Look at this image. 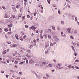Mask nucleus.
I'll list each match as a JSON object with an SVG mask.
<instances>
[{"instance_id":"09e8293b","label":"nucleus","mask_w":79,"mask_h":79,"mask_svg":"<svg viewBox=\"0 0 79 79\" xmlns=\"http://www.w3.org/2000/svg\"><path fill=\"white\" fill-rule=\"evenodd\" d=\"M10 51V49H8L7 50V52H8Z\"/></svg>"},{"instance_id":"cd10ccee","label":"nucleus","mask_w":79,"mask_h":79,"mask_svg":"<svg viewBox=\"0 0 79 79\" xmlns=\"http://www.w3.org/2000/svg\"><path fill=\"white\" fill-rule=\"evenodd\" d=\"M2 28H0V33H2Z\"/></svg>"},{"instance_id":"603ef678","label":"nucleus","mask_w":79,"mask_h":79,"mask_svg":"<svg viewBox=\"0 0 79 79\" xmlns=\"http://www.w3.org/2000/svg\"><path fill=\"white\" fill-rule=\"evenodd\" d=\"M68 68H71V65H69L68 66Z\"/></svg>"},{"instance_id":"774afa93","label":"nucleus","mask_w":79,"mask_h":79,"mask_svg":"<svg viewBox=\"0 0 79 79\" xmlns=\"http://www.w3.org/2000/svg\"><path fill=\"white\" fill-rule=\"evenodd\" d=\"M77 47H79V43L77 44Z\"/></svg>"},{"instance_id":"393cba45","label":"nucleus","mask_w":79,"mask_h":79,"mask_svg":"<svg viewBox=\"0 0 79 79\" xmlns=\"http://www.w3.org/2000/svg\"><path fill=\"white\" fill-rule=\"evenodd\" d=\"M23 63H24V62H22L19 63V64H23Z\"/></svg>"},{"instance_id":"aec40b11","label":"nucleus","mask_w":79,"mask_h":79,"mask_svg":"<svg viewBox=\"0 0 79 79\" xmlns=\"http://www.w3.org/2000/svg\"><path fill=\"white\" fill-rule=\"evenodd\" d=\"M29 27V26L27 25H25V28H26V29L28 28V27Z\"/></svg>"},{"instance_id":"6e6d98bb","label":"nucleus","mask_w":79,"mask_h":79,"mask_svg":"<svg viewBox=\"0 0 79 79\" xmlns=\"http://www.w3.org/2000/svg\"><path fill=\"white\" fill-rule=\"evenodd\" d=\"M7 43L8 44H11V42H7Z\"/></svg>"},{"instance_id":"f704fd0d","label":"nucleus","mask_w":79,"mask_h":79,"mask_svg":"<svg viewBox=\"0 0 79 79\" xmlns=\"http://www.w3.org/2000/svg\"><path fill=\"white\" fill-rule=\"evenodd\" d=\"M75 68H76V69H79V67H77V66H76V67H75Z\"/></svg>"},{"instance_id":"c9c22d12","label":"nucleus","mask_w":79,"mask_h":79,"mask_svg":"<svg viewBox=\"0 0 79 79\" xmlns=\"http://www.w3.org/2000/svg\"><path fill=\"white\" fill-rule=\"evenodd\" d=\"M15 36L16 38L18 37V34H17L16 35H15Z\"/></svg>"},{"instance_id":"423d86ee","label":"nucleus","mask_w":79,"mask_h":79,"mask_svg":"<svg viewBox=\"0 0 79 79\" xmlns=\"http://www.w3.org/2000/svg\"><path fill=\"white\" fill-rule=\"evenodd\" d=\"M42 64H43V65H44V66H45V65H46V64H47V63H46V62H42Z\"/></svg>"},{"instance_id":"412c9836","label":"nucleus","mask_w":79,"mask_h":79,"mask_svg":"<svg viewBox=\"0 0 79 79\" xmlns=\"http://www.w3.org/2000/svg\"><path fill=\"white\" fill-rule=\"evenodd\" d=\"M15 63L16 64H18V61L15 60Z\"/></svg>"},{"instance_id":"13d9d810","label":"nucleus","mask_w":79,"mask_h":79,"mask_svg":"<svg viewBox=\"0 0 79 79\" xmlns=\"http://www.w3.org/2000/svg\"><path fill=\"white\" fill-rule=\"evenodd\" d=\"M14 68H16H16H18V67L17 66V65H15L14 66Z\"/></svg>"},{"instance_id":"0e129e2a","label":"nucleus","mask_w":79,"mask_h":79,"mask_svg":"<svg viewBox=\"0 0 79 79\" xmlns=\"http://www.w3.org/2000/svg\"><path fill=\"white\" fill-rule=\"evenodd\" d=\"M31 36H32V37H33L34 36V34L32 33L31 34Z\"/></svg>"},{"instance_id":"2eb2a0df","label":"nucleus","mask_w":79,"mask_h":79,"mask_svg":"<svg viewBox=\"0 0 79 79\" xmlns=\"http://www.w3.org/2000/svg\"><path fill=\"white\" fill-rule=\"evenodd\" d=\"M26 37H27L26 35H24L23 37L24 39H26Z\"/></svg>"},{"instance_id":"bf43d9fd","label":"nucleus","mask_w":79,"mask_h":79,"mask_svg":"<svg viewBox=\"0 0 79 79\" xmlns=\"http://www.w3.org/2000/svg\"><path fill=\"white\" fill-rule=\"evenodd\" d=\"M71 68H73V69H74V68H75L74 66H72Z\"/></svg>"},{"instance_id":"5fc2aeb1","label":"nucleus","mask_w":79,"mask_h":79,"mask_svg":"<svg viewBox=\"0 0 79 79\" xmlns=\"http://www.w3.org/2000/svg\"><path fill=\"white\" fill-rule=\"evenodd\" d=\"M27 52H28V53H30L31 52V51H30V50H27Z\"/></svg>"},{"instance_id":"9d476101","label":"nucleus","mask_w":79,"mask_h":79,"mask_svg":"<svg viewBox=\"0 0 79 79\" xmlns=\"http://www.w3.org/2000/svg\"><path fill=\"white\" fill-rule=\"evenodd\" d=\"M77 32V30H75L74 31V33L75 34H76V33Z\"/></svg>"},{"instance_id":"9b49d317","label":"nucleus","mask_w":79,"mask_h":79,"mask_svg":"<svg viewBox=\"0 0 79 79\" xmlns=\"http://www.w3.org/2000/svg\"><path fill=\"white\" fill-rule=\"evenodd\" d=\"M19 76H21V75H23V73L22 72H19Z\"/></svg>"},{"instance_id":"4468645a","label":"nucleus","mask_w":79,"mask_h":79,"mask_svg":"<svg viewBox=\"0 0 79 79\" xmlns=\"http://www.w3.org/2000/svg\"><path fill=\"white\" fill-rule=\"evenodd\" d=\"M20 39L21 40V41H23V38L22 37H20Z\"/></svg>"},{"instance_id":"6e6552de","label":"nucleus","mask_w":79,"mask_h":79,"mask_svg":"<svg viewBox=\"0 0 79 79\" xmlns=\"http://www.w3.org/2000/svg\"><path fill=\"white\" fill-rule=\"evenodd\" d=\"M50 46H53V43H52V42L51 41H50Z\"/></svg>"},{"instance_id":"b1692460","label":"nucleus","mask_w":79,"mask_h":79,"mask_svg":"<svg viewBox=\"0 0 79 79\" xmlns=\"http://www.w3.org/2000/svg\"><path fill=\"white\" fill-rule=\"evenodd\" d=\"M11 26H12V24H10L8 25V27H9V28H10V27H11Z\"/></svg>"},{"instance_id":"37998d69","label":"nucleus","mask_w":79,"mask_h":79,"mask_svg":"<svg viewBox=\"0 0 79 79\" xmlns=\"http://www.w3.org/2000/svg\"><path fill=\"white\" fill-rule=\"evenodd\" d=\"M73 45H76V43L74 42L73 43Z\"/></svg>"},{"instance_id":"8fccbe9b","label":"nucleus","mask_w":79,"mask_h":79,"mask_svg":"<svg viewBox=\"0 0 79 79\" xmlns=\"http://www.w3.org/2000/svg\"><path fill=\"white\" fill-rule=\"evenodd\" d=\"M5 36L6 37V39H8V36H6V35H5Z\"/></svg>"},{"instance_id":"0eeeda50","label":"nucleus","mask_w":79,"mask_h":79,"mask_svg":"<svg viewBox=\"0 0 79 79\" xmlns=\"http://www.w3.org/2000/svg\"><path fill=\"white\" fill-rule=\"evenodd\" d=\"M2 53L3 54H5V53H6V50H4L3 51Z\"/></svg>"},{"instance_id":"de8ad7c7","label":"nucleus","mask_w":79,"mask_h":79,"mask_svg":"<svg viewBox=\"0 0 79 79\" xmlns=\"http://www.w3.org/2000/svg\"><path fill=\"white\" fill-rule=\"evenodd\" d=\"M48 50H51V47H49L48 48Z\"/></svg>"},{"instance_id":"a878e982","label":"nucleus","mask_w":79,"mask_h":79,"mask_svg":"<svg viewBox=\"0 0 79 79\" xmlns=\"http://www.w3.org/2000/svg\"><path fill=\"white\" fill-rule=\"evenodd\" d=\"M57 66H61V64H57Z\"/></svg>"},{"instance_id":"4c0bfd02","label":"nucleus","mask_w":79,"mask_h":79,"mask_svg":"<svg viewBox=\"0 0 79 79\" xmlns=\"http://www.w3.org/2000/svg\"><path fill=\"white\" fill-rule=\"evenodd\" d=\"M15 18V15H13V18H13V19H14V18Z\"/></svg>"},{"instance_id":"a18cd8bd","label":"nucleus","mask_w":79,"mask_h":79,"mask_svg":"<svg viewBox=\"0 0 79 79\" xmlns=\"http://www.w3.org/2000/svg\"><path fill=\"white\" fill-rule=\"evenodd\" d=\"M74 54L75 56H77V53H76V52H75Z\"/></svg>"},{"instance_id":"dca6fc26","label":"nucleus","mask_w":79,"mask_h":79,"mask_svg":"<svg viewBox=\"0 0 79 79\" xmlns=\"http://www.w3.org/2000/svg\"><path fill=\"white\" fill-rule=\"evenodd\" d=\"M66 2H68V3H71V1H69V0H66Z\"/></svg>"},{"instance_id":"72a5a7b5","label":"nucleus","mask_w":79,"mask_h":79,"mask_svg":"<svg viewBox=\"0 0 79 79\" xmlns=\"http://www.w3.org/2000/svg\"><path fill=\"white\" fill-rule=\"evenodd\" d=\"M53 61H54V62H55V63H56V60L55 59H54L53 60Z\"/></svg>"},{"instance_id":"f8f14e48","label":"nucleus","mask_w":79,"mask_h":79,"mask_svg":"<svg viewBox=\"0 0 79 79\" xmlns=\"http://www.w3.org/2000/svg\"><path fill=\"white\" fill-rule=\"evenodd\" d=\"M4 30L6 32H8V28H5Z\"/></svg>"},{"instance_id":"680f3d73","label":"nucleus","mask_w":79,"mask_h":79,"mask_svg":"<svg viewBox=\"0 0 79 79\" xmlns=\"http://www.w3.org/2000/svg\"><path fill=\"white\" fill-rule=\"evenodd\" d=\"M16 60H19H19H20V59H19V58H17L16 59Z\"/></svg>"},{"instance_id":"20e7f679","label":"nucleus","mask_w":79,"mask_h":79,"mask_svg":"<svg viewBox=\"0 0 79 79\" xmlns=\"http://www.w3.org/2000/svg\"><path fill=\"white\" fill-rule=\"evenodd\" d=\"M4 17L5 18H8V15H7V13H5Z\"/></svg>"},{"instance_id":"39448f33","label":"nucleus","mask_w":79,"mask_h":79,"mask_svg":"<svg viewBox=\"0 0 79 79\" xmlns=\"http://www.w3.org/2000/svg\"><path fill=\"white\" fill-rule=\"evenodd\" d=\"M71 28H69L68 29H67V30H68V32H69V33H70V32H71V31H71Z\"/></svg>"},{"instance_id":"bb28decb","label":"nucleus","mask_w":79,"mask_h":79,"mask_svg":"<svg viewBox=\"0 0 79 79\" xmlns=\"http://www.w3.org/2000/svg\"><path fill=\"white\" fill-rule=\"evenodd\" d=\"M70 38L72 39H74V38L73 37V36H70Z\"/></svg>"},{"instance_id":"c756f323","label":"nucleus","mask_w":79,"mask_h":79,"mask_svg":"<svg viewBox=\"0 0 79 79\" xmlns=\"http://www.w3.org/2000/svg\"><path fill=\"white\" fill-rule=\"evenodd\" d=\"M36 41L38 42H40V40H39V39L37 38L36 40Z\"/></svg>"},{"instance_id":"4be33fe9","label":"nucleus","mask_w":79,"mask_h":79,"mask_svg":"<svg viewBox=\"0 0 79 79\" xmlns=\"http://www.w3.org/2000/svg\"><path fill=\"white\" fill-rule=\"evenodd\" d=\"M36 14H37V12L36 11L35 12H34V16H36Z\"/></svg>"},{"instance_id":"338daca9","label":"nucleus","mask_w":79,"mask_h":79,"mask_svg":"<svg viewBox=\"0 0 79 79\" xmlns=\"http://www.w3.org/2000/svg\"><path fill=\"white\" fill-rule=\"evenodd\" d=\"M13 56H15V55H16V54L14 53L13 54Z\"/></svg>"},{"instance_id":"f3484780","label":"nucleus","mask_w":79,"mask_h":79,"mask_svg":"<svg viewBox=\"0 0 79 79\" xmlns=\"http://www.w3.org/2000/svg\"><path fill=\"white\" fill-rule=\"evenodd\" d=\"M52 28L54 31L55 30V27H54V26H52Z\"/></svg>"},{"instance_id":"7ed1b4c3","label":"nucleus","mask_w":79,"mask_h":79,"mask_svg":"<svg viewBox=\"0 0 79 79\" xmlns=\"http://www.w3.org/2000/svg\"><path fill=\"white\" fill-rule=\"evenodd\" d=\"M19 6H20V4H19V3H18V5L16 6V8H19Z\"/></svg>"},{"instance_id":"a19ab883","label":"nucleus","mask_w":79,"mask_h":79,"mask_svg":"<svg viewBox=\"0 0 79 79\" xmlns=\"http://www.w3.org/2000/svg\"><path fill=\"white\" fill-rule=\"evenodd\" d=\"M48 66H49V67H52V64H48Z\"/></svg>"},{"instance_id":"4d7b16f0","label":"nucleus","mask_w":79,"mask_h":79,"mask_svg":"<svg viewBox=\"0 0 79 79\" xmlns=\"http://www.w3.org/2000/svg\"><path fill=\"white\" fill-rule=\"evenodd\" d=\"M26 63H27V64H28V60H27L26 61Z\"/></svg>"},{"instance_id":"58836bf2","label":"nucleus","mask_w":79,"mask_h":79,"mask_svg":"<svg viewBox=\"0 0 79 79\" xmlns=\"http://www.w3.org/2000/svg\"><path fill=\"white\" fill-rule=\"evenodd\" d=\"M56 42L53 43V45H55V44H56Z\"/></svg>"},{"instance_id":"79ce46f5","label":"nucleus","mask_w":79,"mask_h":79,"mask_svg":"<svg viewBox=\"0 0 79 79\" xmlns=\"http://www.w3.org/2000/svg\"><path fill=\"white\" fill-rule=\"evenodd\" d=\"M11 31H10L9 32H8V34L9 35L11 34Z\"/></svg>"},{"instance_id":"69168bd1","label":"nucleus","mask_w":79,"mask_h":79,"mask_svg":"<svg viewBox=\"0 0 79 79\" xmlns=\"http://www.w3.org/2000/svg\"><path fill=\"white\" fill-rule=\"evenodd\" d=\"M10 71H11V73H14V71L13 70H10Z\"/></svg>"},{"instance_id":"ddd939ff","label":"nucleus","mask_w":79,"mask_h":79,"mask_svg":"<svg viewBox=\"0 0 79 79\" xmlns=\"http://www.w3.org/2000/svg\"><path fill=\"white\" fill-rule=\"evenodd\" d=\"M40 13H44V9H42L40 11Z\"/></svg>"},{"instance_id":"2f4dec72","label":"nucleus","mask_w":79,"mask_h":79,"mask_svg":"<svg viewBox=\"0 0 79 79\" xmlns=\"http://www.w3.org/2000/svg\"><path fill=\"white\" fill-rule=\"evenodd\" d=\"M75 62H77V63H78V62H79V60H75Z\"/></svg>"},{"instance_id":"7c9ffc66","label":"nucleus","mask_w":79,"mask_h":79,"mask_svg":"<svg viewBox=\"0 0 79 79\" xmlns=\"http://www.w3.org/2000/svg\"><path fill=\"white\" fill-rule=\"evenodd\" d=\"M57 30H58V31H60V27H57Z\"/></svg>"},{"instance_id":"a211bd4d","label":"nucleus","mask_w":79,"mask_h":79,"mask_svg":"<svg viewBox=\"0 0 79 79\" xmlns=\"http://www.w3.org/2000/svg\"><path fill=\"white\" fill-rule=\"evenodd\" d=\"M45 53H46V54H47V53H48V50H46V51Z\"/></svg>"},{"instance_id":"e2e57ef3","label":"nucleus","mask_w":79,"mask_h":79,"mask_svg":"<svg viewBox=\"0 0 79 79\" xmlns=\"http://www.w3.org/2000/svg\"><path fill=\"white\" fill-rule=\"evenodd\" d=\"M8 76H9V75H6V77L7 78H8Z\"/></svg>"},{"instance_id":"f03ea898","label":"nucleus","mask_w":79,"mask_h":79,"mask_svg":"<svg viewBox=\"0 0 79 79\" xmlns=\"http://www.w3.org/2000/svg\"><path fill=\"white\" fill-rule=\"evenodd\" d=\"M33 62H34L33 61V60H32V59H31L29 60V63L30 64H32V63H33Z\"/></svg>"},{"instance_id":"ea45409f","label":"nucleus","mask_w":79,"mask_h":79,"mask_svg":"<svg viewBox=\"0 0 79 79\" xmlns=\"http://www.w3.org/2000/svg\"><path fill=\"white\" fill-rule=\"evenodd\" d=\"M1 73H5V71H4L2 70L1 71Z\"/></svg>"},{"instance_id":"49530a36","label":"nucleus","mask_w":79,"mask_h":79,"mask_svg":"<svg viewBox=\"0 0 79 79\" xmlns=\"http://www.w3.org/2000/svg\"><path fill=\"white\" fill-rule=\"evenodd\" d=\"M2 8L3 9H4V10H5V9H6V8H5V7L4 6H2Z\"/></svg>"},{"instance_id":"864d4df0","label":"nucleus","mask_w":79,"mask_h":79,"mask_svg":"<svg viewBox=\"0 0 79 79\" xmlns=\"http://www.w3.org/2000/svg\"><path fill=\"white\" fill-rule=\"evenodd\" d=\"M55 71V70L54 69V70H52V73H53L54 72V71Z\"/></svg>"},{"instance_id":"5701e85b","label":"nucleus","mask_w":79,"mask_h":79,"mask_svg":"<svg viewBox=\"0 0 79 79\" xmlns=\"http://www.w3.org/2000/svg\"><path fill=\"white\" fill-rule=\"evenodd\" d=\"M47 2L48 3H49V4H50V0H47Z\"/></svg>"},{"instance_id":"6ab92c4d","label":"nucleus","mask_w":79,"mask_h":79,"mask_svg":"<svg viewBox=\"0 0 79 79\" xmlns=\"http://www.w3.org/2000/svg\"><path fill=\"white\" fill-rule=\"evenodd\" d=\"M75 21H77V17H76L75 19Z\"/></svg>"},{"instance_id":"f257e3e1","label":"nucleus","mask_w":79,"mask_h":79,"mask_svg":"<svg viewBox=\"0 0 79 79\" xmlns=\"http://www.w3.org/2000/svg\"><path fill=\"white\" fill-rule=\"evenodd\" d=\"M53 39L56 42H58V41H59V39L58 38H57L56 36H54Z\"/></svg>"},{"instance_id":"052dcab7","label":"nucleus","mask_w":79,"mask_h":79,"mask_svg":"<svg viewBox=\"0 0 79 79\" xmlns=\"http://www.w3.org/2000/svg\"><path fill=\"white\" fill-rule=\"evenodd\" d=\"M46 76L47 77H50V76H49V75H48V74L46 75Z\"/></svg>"},{"instance_id":"1a4fd4ad","label":"nucleus","mask_w":79,"mask_h":79,"mask_svg":"<svg viewBox=\"0 0 79 79\" xmlns=\"http://www.w3.org/2000/svg\"><path fill=\"white\" fill-rule=\"evenodd\" d=\"M61 24H62V25H64V21H61Z\"/></svg>"},{"instance_id":"3c124183","label":"nucleus","mask_w":79,"mask_h":79,"mask_svg":"<svg viewBox=\"0 0 79 79\" xmlns=\"http://www.w3.org/2000/svg\"><path fill=\"white\" fill-rule=\"evenodd\" d=\"M41 8L42 10H44V8H43V7L42 5L41 6Z\"/></svg>"},{"instance_id":"c03bdc74","label":"nucleus","mask_w":79,"mask_h":79,"mask_svg":"<svg viewBox=\"0 0 79 79\" xmlns=\"http://www.w3.org/2000/svg\"><path fill=\"white\" fill-rule=\"evenodd\" d=\"M71 47H72V49L73 50H74V47L73 46H71Z\"/></svg>"},{"instance_id":"473e14b6","label":"nucleus","mask_w":79,"mask_h":79,"mask_svg":"<svg viewBox=\"0 0 79 79\" xmlns=\"http://www.w3.org/2000/svg\"><path fill=\"white\" fill-rule=\"evenodd\" d=\"M23 20H24V19H25V16H24L23 17H22Z\"/></svg>"},{"instance_id":"c85d7f7f","label":"nucleus","mask_w":79,"mask_h":79,"mask_svg":"<svg viewBox=\"0 0 79 79\" xmlns=\"http://www.w3.org/2000/svg\"><path fill=\"white\" fill-rule=\"evenodd\" d=\"M58 13L59 14H60V13H61V11H60V10H58Z\"/></svg>"},{"instance_id":"e433bc0d","label":"nucleus","mask_w":79,"mask_h":79,"mask_svg":"<svg viewBox=\"0 0 79 79\" xmlns=\"http://www.w3.org/2000/svg\"><path fill=\"white\" fill-rule=\"evenodd\" d=\"M27 18H30V16L29 15H27Z\"/></svg>"}]
</instances>
